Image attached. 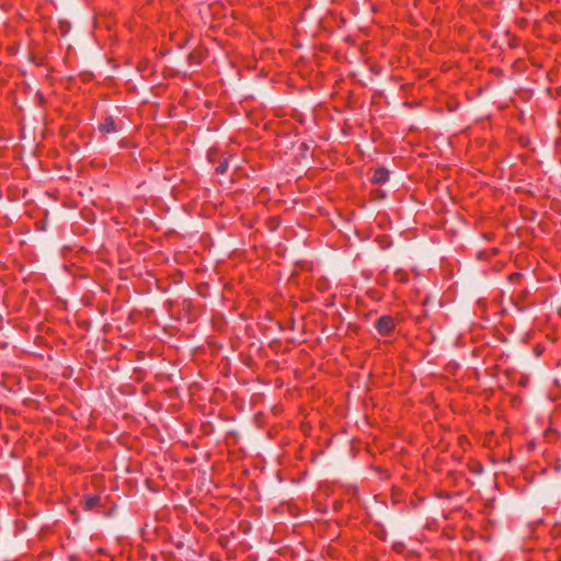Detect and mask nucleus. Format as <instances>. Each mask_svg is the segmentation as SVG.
Masks as SVG:
<instances>
[{
	"label": "nucleus",
	"mask_w": 561,
	"mask_h": 561,
	"mask_svg": "<svg viewBox=\"0 0 561 561\" xmlns=\"http://www.w3.org/2000/svg\"><path fill=\"white\" fill-rule=\"evenodd\" d=\"M282 556H283V559H284V558H285V556H286V551H285V549H284V548H283Z\"/></svg>",
	"instance_id": "obj_7"
},
{
	"label": "nucleus",
	"mask_w": 561,
	"mask_h": 561,
	"mask_svg": "<svg viewBox=\"0 0 561 561\" xmlns=\"http://www.w3.org/2000/svg\"><path fill=\"white\" fill-rule=\"evenodd\" d=\"M375 328L381 335L387 336L394 329V320L390 316H382L376 321Z\"/></svg>",
	"instance_id": "obj_1"
},
{
	"label": "nucleus",
	"mask_w": 561,
	"mask_h": 561,
	"mask_svg": "<svg viewBox=\"0 0 561 561\" xmlns=\"http://www.w3.org/2000/svg\"><path fill=\"white\" fill-rule=\"evenodd\" d=\"M276 461H278V462L280 461V456L279 455L276 457Z\"/></svg>",
	"instance_id": "obj_8"
},
{
	"label": "nucleus",
	"mask_w": 561,
	"mask_h": 561,
	"mask_svg": "<svg viewBox=\"0 0 561 561\" xmlns=\"http://www.w3.org/2000/svg\"><path fill=\"white\" fill-rule=\"evenodd\" d=\"M276 478L280 481V471L276 472Z\"/></svg>",
	"instance_id": "obj_6"
},
{
	"label": "nucleus",
	"mask_w": 561,
	"mask_h": 561,
	"mask_svg": "<svg viewBox=\"0 0 561 561\" xmlns=\"http://www.w3.org/2000/svg\"><path fill=\"white\" fill-rule=\"evenodd\" d=\"M100 503V499L94 495L87 496L83 502V507L85 511L94 510Z\"/></svg>",
	"instance_id": "obj_4"
},
{
	"label": "nucleus",
	"mask_w": 561,
	"mask_h": 561,
	"mask_svg": "<svg viewBox=\"0 0 561 561\" xmlns=\"http://www.w3.org/2000/svg\"><path fill=\"white\" fill-rule=\"evenodd\" d=\"M389 179L388 170L383 168L376 169L371 176V181L376 184H382Z\"/></svg>",
	"instance_id": "obj_3"
},
{
	"label": "nucleus",
	"mask_w": 561,
	"mask_h": 561,
	"mask_svg": "<svg viewBox=\"0 0 561 561\" xmlns=\"http://www.w3.org/2000/svg\"><path fill=\"white\" fill-rule=\"evenodd\" d=\"M98 129L103 134H114L117 131L115 119L112 115L105 117L104 122L99 124Z\"/></svg>",
	"instance_id": "obj_2"
},
{
	"label": "nucleus",
	"mask_w": 561,
	"mask_h": 561,
	"mask_svg": "<svg viewBox=\"0 0 561 561\" xmlns=\"http://www.w3.org/2000/svg\"><path fill=\"white\" fill-rule=\"evenodd\" d=\"M228 167H229V161L228 159H224L219 162V164L216 167L215 171L216 173L218 174H224L227 172L228 170Z\"/></svg>",
	"instance_id": "obj_5"
}]
</instances>
